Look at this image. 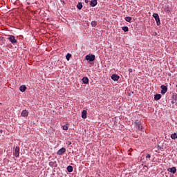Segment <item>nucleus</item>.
<instances>
[{
  "instance_id": "1",
  "label": "nucleus",
  "mask_w": 177,
  "mask_h": 177,
  "mask_svg": "<svg viewBox=\"0 0 177 177\" xmlns=\"http://www.w3.org/2000/svg\"><path fill=\"white\" fill-rule=\"evenodd\" d=\"M135 127L138 129V131H142L143 126H142V122L140 120H136L134 122Z\"/></svg>"
},
{
  "instance_id": "2",
  "label": "nucleus",
  "mask_w": 177,
  "mask_h": 177,
  "mask_svg": "<svg viewBox=\"0 0 177 177\" xmlns=\"http://www.w3.org/2000/svg\"><path fill=\"white\" fill-rule=\"evenodd\" d=\"M153 17H154V19L156 21L157 26H160L161 24V21H160V16L158 15V14L154 13L153 15Z\"/></svg>"
},
{
  "instance_id": "3",
  "label": "nucleus",
  "mask_w": 177,
  "mask_h": 177,
  "mask_svg": "<svg viewBox=\"0 0 177 177\" xmlns=\"http://www.w3.org/2000/svg\"><path fill=\"white\" fill-rule=\"evenodd\" d=\"M8 39L12 44V45H15V44H17V40H16V38H15V36L10 35Z\"/></svg>"
},
{
  "instance_id": "4",
  "label": "nucleus",
  "mask_w": 177,
  "mask_h": 177,
  "mask_svg": "<svg viewBox=\"0 0 177 177\" xmlns=\"http://www.w3.org/2000/svg\"><path fill=\"white\" fill-rule=\"evenodd\" d=\"M85 59L89 62H94L95 57V55H88L85 57Z\"/></svg>"
},
{
  "instance_id": "5",
  "label": "nucleus",
  "mask_w": 177,
  "mask_h": 177,
  "mask_svg": "<svg viewBox=\"0 0 177 177\" xmlns=\"http://www.w3.org/2000/svg\"><path fill=\"white\" fill-rule=\"evenodd\" d=\"M13 153L15 157H17V158L19 157V156L20 155V147H16L15 148Z\"/></svg>"
},
{
  "instance_id": "6",
  "label": "nucleus",
  "mask_w": 177,
  "mask_h": 177,
  "mask_svg": "<svg viewBox=\"0 0 177 177\" xmlns=\"http://www.w3.org/2000/svg\"><path fill=\"white\" fill-rule=\"evenodd\" d=\"M160 88L162 89L160 93H162V95H165L168 91V87L165 85H162Z\"/></svg>"
},
{
  "instance_id": "7",
  "label": "nucleus",
  "mask_w": 177,
  "mask_h": 177,
  "mask_svg": "<svg viewBox=\"0 0 177 177\" xmlns=\"http://www.w3.org/2000/svg\"><path fill=\"white\" fill-rule=\"evenodd\" d=\"M65 153H66V148L62 147L59 150H58V151L57 152V154L58 156H63V154H64Z\"/></svg>"
},
{
  "instance_id": "8",
  "label": "nucleus",
  "mask_w": 177,
  "mask_h": 177,
  "mask_svg": "<svg viewBox=\"0 0 177 177\" xmlns=\"http://www.w3.org/2000/svg\"><path fill=\"white\" fill-rule=\"evenodd\" d=\"M168 172H171V174H176V167H169L167 169Z\"/></svg>"
},
{
  "instance_id": "9",
  "label": "nucleus",
  "mask_w": 177,
  "mask_h": 177,
  "mask_svg": "<svg viewBox=\"0 0 177 177\" xmlns=\"http://www.w3.org/2000/svg\"><path fill=\"white\" fill-rule=\"evenodd\" d=\"M111 80H113V81H118V80H120V77L118 75L113 74L111 76Z\"/></svg>"
},
{
  "instance_id": "10",
  "label": "nucleus",
  "mask_w": 177,
  "mask_h": 177,
  "mask_svg": "<svg viewBox=\"0 0 177 177\" xmlns=\"http://www.w3.org/2000/svg\"><path fill=\"white\" fill-rule=\"evenodd\" d=\"M48 165L50 167H57V162L56 161H51V162H49Z\"/></svg>"
},
{
  "instance_id": "11",
  "label": "nucleus",
  "mask_w": 177,
  "mask_h": 177,
  "mask_svg": "<svg viewBox=\"0 0 177 177\" xmlns=\"http://www.w3.org/2000/svg\"><path fill=\"white\" fill-rule=\"evenodd\" d=\"M21 117H28V111L27 110H23L21 113Z\"/></svg>"
},
{
  "instance_id": "12",
  "label": "nucleus",
  "mask_w": 177,
  "mask_h": 177,
  "mask_svg": "<svg viewBox=\"0 0 177 177\" xmlns=\"http://www.w3.org/2000/svg\"><path fill=\"white\" fill-rule=\"evenodd\" d=\"M91 6H92V8H95V6H96L97 5V0H93L91 1L90 3Z\"/></svg>"
},
{
  "instance_id": "13",
  "label": "nucleus",
  "mask_w": 177,
  "mask_h": 177,
  "mask_svg": "<svg viewBox=\"0 0 177 177\" xmlns=\"http://www.w3.org/2000/svg\"><path fill=\"white\" fill-rule=\"evenodd\" d=\"M26 89H27V86H26L24 85L20 86V87H19V91L21 92H26Z\"/></svg>"
},
{
  "instance_id": "14",
  "label": "nucleus",
  "mask_w": 177,
  "mask_h": 177,
  "mask_svg": "<svg viewBox=\"0 0 177 177\" xmlns=\"http://www.w3.org/2000/svg\"><path fill=\"white\" fill-rule=\"evenodd\" d=\"M82 82H83V84H88L89 79H88V77H84L82 78Z\"/></svg>"
},
{
  "instance_id": "15",
  "label": "nucleus",
  "mask_w": 177,
  "mask_h": 177,
  "mask_svg": "<svg viewBox=\"0 0 177 177\" xmlns=\"http://www.w3.org/2000/svg\"><path fill=\"white\" fill-rule=\"evenodd\" d=\"M86 114H87V112L86 111L84 110L82 112V118L85 120L86 118Z\"/></svg>"
},
{
  "instance_id": "16",
  "label": "nucleus",
  "mask_w": 177,
  "mask_h": 177,
  "mask_svg": "<svg viewBox=\"0 0 177 177\" xmlns=\"http://www.w3.org/2000/svg\"><path fill=\"white\" fill-rule=\"evenodd\" d=\"M155 100H160L161 99V94H156L154 96Z\"/></svg>"
},
{
  "instance_id": "17",
  "label": "nucleus",
  "mask_w": 177,
  "mask_h": 177,
  "mask_svg": "<svg viewBox=\"0 0 177 177\" xmlns=\"http://www.w3.org/2000/svg\"><path fill=\"white\" fill-rule=\"evenodd\" d=\"M125 20L126 21H127L128 23H131V20H132V17H125Z\"/></svg>"
},
{
  "instance_id": "18",
  "label": "nucleus",
  "mask_w": 177,
  "mask_h": 177,
  "mask_svg": "<svg viewBox=\"0 0 177 177\" xmlns=\"http://www.w3.org/2000/svg\"><path fill=\"white\" fill-rule=\"evenodd\" d=\"M77 8L79 9V10H81V9H82V3H78Z\"/></svg>"
},
{
  "instance_id": "19",
  "label": "nucleus",
  "mask_w": 177,
  "mask_h": 177,
  "mask_svg": "<svg viewBox=\"0 0 177 177\" xmlns=\"http://www.w3.org/2000/svg\"><path fill=\"white\" fill-rule=\"evenodd\" d=\"M91 26L92 27H96V26H97V22L96 21H91Z\"/></svg>"
},
{
  "instance_id": "20",
  "label": "nucleus",
  "mask_w": 177,
  "mask_h": 177,
  "mask_svg": "<svg viewBox=\"0 0 177 177\" xmlns=\"http://www.w3.org/2000/svg\"><path fill=\"white\" fill-rule=\"evenodd\" d=\"M67 171L68 172H73V166H68Z\"/></svg>"
},
{
  "instance_id": "21",
  "label": "nucleus",
  "mask_w": 177,
  "mask_h": 177,
  "mask_svg": "<svg viewBox=\"0 0 177 177\" xmlns=\"http://www.w3.org/2000/svg\"><path fill=\"white\" fill-rule=\"evenodd\" d=\"M71 58V54L68 53V54L66 55V60L68 62V60H70Z\"/></svg>"
},
{
  "instance_id": "22",
  "label": "nucleus",
  "mask_w": 177,
  "mask_h": 177,
  "mask_svg": "<svg viewBox=\"0 0 177 177\" xmlns=\"http://www.w3.org/2000/svg\"><path fill=\"white\" fill-rule=\"evenodd\" d=\"M171 139H177V134L176 133H174L173 134L171 135Z\"/></svg>"
},
{
  "instance_id": "23",
  "label": "nucleus",
  "mask_w": 177,
  "mask_h": 177,
  "mask_svg": "<svg viewBox=\"0 0 177 177\" xmlns=\"http://www.w3.org/2000/svg\"><path fill=\"white\" fill-rule=\"evenodd\" d=\"M122 29L123 30V31H124V32H127V31H129L128 26H123Z\"/></svg>"
},
{
  "instance_id": "24",
  "label": "nucleus",
  "mask_w": 177,
  "mask_h": 177,
  "mask_svg": "<svg viewBox=\"0 0 177 177\" xmlns=\"http://www.w3.org/2000/svg\"><path fill=\"white\" fill-rule=\"evenodd\" d=\"M63 129L64 131H67V129H68V125H64L63 126Z\"/></svg>"
},
{
  "instance_id": "25",
  "label": "nucleus",
  "mask_w": 177,
  "mask_h": 177,
  "mask_svg": "<svg viewBox=\"0 0 177 177\" xmlns=\"http://www.w3.org/2000/svg\"><path fill=\"white\" fill-rule=\"evenodd\" d=\"M151 157V156L149 153L146 156V158H150Z\"/></svg>"
},
{
  "instance_id": "26",
  "label": "nucleus",
  "mask_w": 177,
  "mask_h": 177,
  "mask_svg": "<svg viewBox=\"0 0 177 177\" xmlns=\"http://www.w3.org/2000/svg\"><path fill=\"white\" fill-rule=\"evenodd\" d=\"M88 2H89V1L85 0V3H88Z\"/></svg>"
},
{
  "instance_id": "27",
  "label": "nucleus",
  "mask_w": 177,
  "mask_h": 177,
  "mask_svg": "<svg viewBox=\"0 0 177 177\" xmlns=\"http://www.w3.org/2000/svg\"><path fill=\"white\" fill-rule=\"evenodd\" d=\"M130 73H132V69H129Z\"/></svg>"
},
{
  "instance_id": "28",
  "label": "nucleus",
  "mask_w": 177,
  "mask_h": 177,
  "mask_svg": "<svg viewBox=\"0 0 177 177\" xmlns=\"http://www.w3.org/2000/svg\"><path fill=\"white\" fill-rule=\"evenodd\" d=\"M172 103H175V102L172 101Z\"/></svg>"
}]
</instances>
